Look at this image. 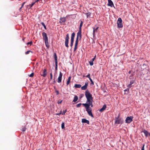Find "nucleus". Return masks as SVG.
Here are the masks:
<instances>
[{
    "label": "nucleus",
    "instance_id": "nucleus-1",
    "mask_svg": "<svg viewBox=\"0 0 150 150\" xmlns=\"http://www.w3.org/2000/svg\"><path fill=\"white\" fill-rule=\"evenodd\" d=\"M87 103H83L82 105H83L86 108V110L87 112L88 115L92 117H93V116L92 112V109L91 108L93 107V101H89Z\"/></svg>",
    "mask_w": 150,
    "mask_h": 150
},
{
    "label": "nucleus",
    "instance_id": "nucleus-2",
    "mask_svg": "<svg viewBox=\"0 0 150 150\" xmlns=\"http://www.w3.org/2000/svg\"><path fill=\"white\" fill-rule=\"evenodd\" d=\"M79 40H81V30H79L77 33L76 39L74 45V51H75L77 48L79 42Z\"/></svg>",
    "mask_w": 150,
    "mask_h": 150
},
{
    "label": "nucleus",
    "instance_id": "nucleus-3",
    "mask_svg": "<svg viewBox=\"0 0 150 150\" xmlns=\"http://www.w3.org/2000/svg\"><path fill=\"white\" fill-rule=\"evenodd\" d=\"M42 36L43 40H44L45 45L47 48H49L50 47L48 42V38L47 34L45 32H42Z\"/></svg>",
    "mask_w": 150,
    "mask_h": 150
},
{
    "label": "nucleus",
    "instance_id": "nucleus-4",
    "mask_svg": "<svg viewBox=\"0 0 150 150\" xmlns=\"http://www.w3.org/2000/svg\"><path fill=\"white\" fill-rule=\"evenodd\" d=\"M85 95L87 98V102L93 101V97L91 94H90L88 90H86L85 91Z\"/></svg>",
    "mask_w": 150,
    "mask_h": 150
},
{
    "label": "nucleus",
    "instance_id": "nucleus-5",
    "mask_svg": "<svg viewBox=\"0 0 150 150\" xmlns=\"http://www.w3.org/2000/svg\"><path fill=\"white\" fill-rule=\"evenodd\" d=\"M122 21L121 18H119L118 19L117 22V27L118 28H122L123 27Z\"/></svg>",
    "mask_w": 150,
    "mask_h": 150
},
{
    "label": "nucleus",
    "instance_id": "nucleus-6",
    "mask_svg": "<svg viewBox=\"0 0 150 150\" xmlns=\"http://www.w3.org/2000/svg\"><path fill=\"white\" fill-rule=\"evenodd\" d=\"M69 35L68 33L66 35L65 38V44L66 47H69L68 43H69Z\"/></svg>",
    "mask_w": 150,
    "mask_h": 150
},
{
    "label": "nucleus",
    "instance_id": "nucleus-7",
    "mask_svg": "<svg viewBox=\"0 0 150 150\" xmlns=\"http://www.w3.org/2000/svg\"><path fill=\"white\" fill-rule=\"evenodd\" d=\"M133 117L132 116H128L127 117L125 120L126 123H129L133 120Z\"/></svg>",
    "mask_w": 150,
    "mask_h": 150
},
{
    "label": "nucleus",
    "instance_id": "nucleus-8",
    "mask_svg": "<svg viewBox=\"0 0 150 150\" xmlns=\"http://www.w3.org/2000/svg\"><path fill=\"white\" fill-rule=\"evenodd\" d=\"M123 122V120L121 118H119L118 117L116 118L115 119V123L117 124H122Z\"/></svg>",
    "mask_w": 150,
    "mask_h": 150
},
{
    "label": "nucleus",
    "instance_id": "nucleus-9",
    "mask_svg": "<svg viewBox=\"0 0 150 150\" xmlns=\"http://www.w3.org/2000/svg\"><path fill=\"white\" fill-rule=\"evenodd\" d=\"M54 57L55 61V70H57V54L56 53H54Z\"/></svg>",
    "mask_w": 150,
    "mask_h": 150
},
{
    "label": "nucleus",
    "instance_id": "nucleus-10",
    "mask_svg": "<svg viewBox=\"0 0 150 150\" xmlns=\"http://www.w3.org/2000/svg\"><path fill=\"white\" fill-rule=\"evenodd\" d=\"M62 75V74L61 72H60L59 76L57 78V82L58 83H60L61 82Z\"/></svg>",
    "mask_w": 150,
    "mask_h": 150
},
{
    "label": "nucleus",
    "instance_id": "nucleus-11",
    "mask_svg": "<svg viewBox=\"0 0 150 150\" xmlns=\"http://www.w3.org/2000/svg\"><path fill=\"white\" fill-rule=\"evenodd\" d=\"M66 21V19L65 17L61 18L59 19V23L62 24H64Z\"/></svg>",
    "mask_w": 150,
    "mask_h": 150
},
{
    "label": "nucleus",
    "instance_id": "nucleus-12",
    "mask_svg": "<svg viewBox=\"0 0 150 150\" xmlns=\"http://www.w3.org/2000/svg\"><path fill=\"white\" fill-rule=\"evenodd\" d=\"M88 83L86 82L85 83V85L81 87V89L82 90H85L87 88Z\"/></svg>",
    "mask_w": 150,
    "mask_h": 150
},
{
    "label": "nucleus",
    "instance_id": "nucleus-13",
    "mask_svg": "<svg viewBox=\"0 0 150 150\" xmlns=\"http://www.w3.org/2000/svg\"><path fill=\"white\" fill-rule=\"evenodd\" d=\"M75 36V33H73L71 35V43H73L74 42V38Z\"/></svg>",
    "mask_w": 150,
    "mask_h": 150
},
{
    "label": "nucleus",
    "instance_id": "nucleus-14",
    "mask_svg": "<svg viewBox=\"0 0 150 150\" xmlns=\"http://www.w3.org/2000/svg\"><path fill=\"white\" fill-rule=\"evenodd\" d=\"M93 36H94L95 35L96 33H97V30L98 28V27H96V28L93 27Z\"/></svg>",
    "mask_w": 150,
    "mask_h": 150
},
{
    "label": "nucleus",
    "instance_id": "nucleus-15",
    "mask_svg": "<svg viewBox=\"0 0 150 150\" xmlns=\"http://www.w3.org/2000/svg\"><path fill=\"white\" fill-rule=\"evenodd\" d=\"M108 5L110 6L111 7H112V6H114V4L113 2L111 0H108Z\"/></svg>",
    "mask_w": 150,
    "mask_h": 150
},
{
    "label": "nucleus",
    "instance_id": "nucleus-16",
    "mask_svg": "<svg viewBox=\"0 0 150 150\" xmlns=\"http://www.w3.org/2000/svg\"><path fill=\"white\" fill-rule=\"evenodd\" d=\"M47 69H44L43 71L42 72V74H41V76H42L43 77H46L47 75Z\"/></svg>",
    "mask_w": 150,
    "mask_h": 150
},
{
    "label": "nucleus",
    "instance_id": "nucleus-17",
    "mask_svg": "<svg viewBox=\"0 0 150 150\" xmlns=\"http://www.w3.org/2000/svg\"><path fill=\"white\" fill-rule=\"evenodd\" d=\"M106 108V105H104L102 108H101L100 110H99V111L100 112H103L104 110H105Z\"/></svg>",
    "mask_w": 150,
    "mask_h": 150
},
{
    "label": "nucleus",
    "instance_id": "nucleus-18",
    "mask_svg": "<svg viewBox=\"0 0 150 150\" xmlns=\"http://www.w3.org/2000/svg\"><path fill=\"white\" fill-rule=\"evenodd\" d=\"M82 122L83 123H86L88 124H89V121L85 119H82Z\"/></svg>",
    "mask_w": 150,
    "mask_h": 150
},
{
    "label": "nucleus",
    "instance_id": "nucleus-19",
    "mask_svg": "<svg viewBox=\"0 0 150 150\" xmlns=\"http://www.w3.org/2000/svg\"><path fill=\"white\" fill-rule=\"evenodd\" d=\"M134 83V81L133 80L131 81L129 83L127 86V87L129 88H131L132 86V85Z\"/></svg>",
    "mask_w": 150,
    "mask_h": 150
},
{
    "label": "nucleus",
    "instance_id": "nucleus-20",
    "mask_svg": "<svg viewBox=\"0 0 150 150\" xmlns=\"http://www.w3.org/2000/svg\"><path fill=\"white\" fill-rule=\"evenodd\" d=\"M71 77L70 76H69L68 77V78L67 79V83H66L67 85H69V83L70 82V80H71Z\"/></svg>",
    "mask_w": 150,
    "mask_h": 150
},
{
    "label": "nucleus",
    "instance_id": "nucleus-21",
    "mask_svg": "<svg viewBox=\"0 0 150 150\" xmlns=\"http://www.w3.org/2000/svg\"><path fill=\"white\" fill-rule=\"evenodd\" d=\"M78 99V97L77 96H75L74 97V100H73V102H76V101Z\"/></svg>",
    "mask_w": 150,
    "mask_h": 150
},
{
    "label": "nucleus",
    "instance_id": "nucleus-22",
    "mask_svg": "<svg viewBox=\"0 0 150 150\" xmlns=\"http://www.w3.org/2000/svg\"><path fill=\"white\" fill-rule=\"evenodd\" d=\"M39 0H37L35 2H33L31 4H29L28 6H30V8H31L35 4L36 2L38 1Z\"/></svg>",
    "mask_w": 150,
    "mask_h": 150
},
{
    "label": "nucleus",
    "instance_id": "nucleus-23",
    "mask_svg": "<svg viewBox=\"0 0 150 150\" xmlns=\"http://www.w3.org/2000/svg\"><path fill=\"white\" fill-rule=\"evenodd\" d=\"M81 86V85L80 84H75L74 85V87L75 88H80Z\"/></svg>",
    "mask_w": 150,
    "mask_h": 150
},
{
    "label": "nucleus",
    "instance_id": "nucleus-24",
    "mask_svg": "<svg viewBox=\"0 0 150 150\" xmlns=\"http://www.w3.org/2000/svg\"><path fill=\"white\" fill-rule=\"evenodd\" d=\"M143 132L144 133L146 137H147L148 135L149 132L147 131L144 130V131Z\"/></svg>",
    "mask_w": 150,
    "mask_h": 150
},
{
    "label": "nucleus",
    "instance_id": "nucleus-25",
    "mask_svg": "<svg viewBox=\"0 0 150 150\" xmlns=\"http://www.w3.org/2000/svg\"><path fill=\"white\" fill-rule=\"evenodd\" d=\"M82 24H83V22L81 21V23H80L79 27V30H81V28L82 26Z\"/></svg>",
    "mask_w": 150,
    "mask_h": 150
},
{
    "label": "nucleus",
    "instance_id": "nucleus-26",
    "mask_svg": "<svg viewBox=\"0 0 150 150\" xmlns=\"http://www.w3.org/2000/svg\"><path fill=\"white\" fill-rule=\"evenodd\" d=\"M41 24L43 26L44 28L45 29H47L46 27L43 22H41Z\"/></svg>",
    "mask_w": 150,
    "mask_h": 150
},
{
    "label": "nucleus",
    "instance_id": "nucleus-27",
    "mask_svg": "<svg viewBox=\"0 0 150 150\" xmlns=\"http://www.w3.org/2000/svg\"><path fill=\"white\" fill-rule=\"evenodd\" d=\"M33 44V42L32 41H30L29 42H28L27 43V45H28H28H31Z\"/></svg>",
    "mask_w": 150,
    "mask_h": 150
},
{
    "label": "nucleus",
    "instance_id": "nucleus-28",
    "mask_svg": "<svg viewBox=\"0 0 150 150\" xmlns=\"http://www.w3.org/2000/svg\"><path fill=\"white\" fill-rule=\"evenodd\" d=\"M61 127L62 129L64 128V122L62 123L61 125Z\"/></svg>",
    "mask_w": 150,
    "mask_h": 150
},
{
    "label": "nucleus",
    "instance_id": "nucleus-29",
    "mask_svg": "<svg viewBox=\"0 0 150 150\" xmlns=\"http://www.w3.org/2000/svg\"><path fill=\"white\" fill-rule=\"evenodd\" d=\"M91 13L90 12H88L87 13H86V16L87 17V18H88V16H89L91 15Z\"/></svg>",
    "mask_w": 150,
    "mask_h": 150
},
{
    "label": "nucleus",
    "instance_id": "nucleus-30",
    "mask_svg": "<svg viewBox=\"0 0 150 150\" xmlns=\"http://www.w3.org/2000/svg\"><path fill=\"white\" fill-rule=\"evenodd\" d=\"M89 63L91 66H92L93 64V62L91 60L89 62Z\"/></svg>",
    "mask_w": 150,
    "mask_h": 150
},
{
    "label": "nucleus",
    "instance_id": "nucleus-31",
    "mask_svg": "<svg viewBox=\"0 0 150 150\" xmlns=\"http://www.w3.org/2000/svg\"><path fill=\"white\" fill-rule=\"evenodd\" d=\"M81 105H82V104H81V103H79L77 104L76 105V107H77V108L79 107H80Z\"/></svg>",
    "mask_w": 150,
    "mask_h": 150
},
{
    "label": "nucleus",
    "instance_id": "nucleus-32",
    "mask_svg": "<svg viewBox=\"0 0 150 150\" xmlns=\"http://www.w3.org/2000/svg\"><path fill=\"white\" fill-rule=\"evenodd\" d=\"M30 52H31L32 53V51H31L30 50H28L25 52V54H28Z\"/></svg>",
    "mask_w": 150,
    "mask_h": 150
},
{
    "label": "nucleus",
    "instance_id": "nucleus-33",
    "mask_svg": "<svg viewBox=\"0 0 150 150\" xmlns=\"http://www.w3.org/2000/svg\"><path fill=\"white\" fill-rule=\"evenodd\" d=\"M55 92L56 93L57 95H58L59 94V91L56 89L55 90Z\"/></svg>",
    "mask_w": 150,
    "mask_h": 150
},
{
    "label": "nucleus",
    "instance_id": "nucleus-34",
    "mask_svg": "<svg viewBox=\"0 0 150 150\" xmlns=\"http://www.w3.org/2000/svg\"><path fill=\"white\" fill-rule=\"evenodd\" d=\"M26 129V127H24L22 128L21 129V130L23 132H24L25 131Z\"/></svg>",
    "mask_w": 150,
    "mask_h": 150
},
{
    "label": "nucleus",
    "instance_id": "nucleus-35",
    "mask_svg": "<svg viewBox=\"0 0 150 150\" xmlns=\"http://www.w3.org/2000/svg\"><path fill=\"white\" fill-rule=\"evenodd\" d=\"M90 81H91V84H94V83H93V81L92 80L91 78H90V79H89Z\"/></svg>",
    "mask_w": 150,
    "mask_h": 150
},
{
    "label": "nucleus",
    "instance_id": "nucleus-36",
    "mask_svg": "<svg viewBox=\"0 0 150 150\" xmlns=\"http://www.w3.org/2000/svg\"><path fill=\"white\" fill-rule=\"evenodd\" d=\"M67 112V110H64L62 113V114L63 115H64L65 113Z\"/></svg>",
    "mask_w": 150,
    "mask_h": 150
},
{
    "label": "nucleus",
    "instance_id": "nucleus-37",
    "mask_svg": "<svg viewBox=\"0 0 150 150\" xmlns=\"http://www.w3.org/2000/svg\"><path fill=\"white\" fill-rule=\"evenodd\" d=\"M86 77L88 78L89 79H90V78H91L90 74H88L86 76Z\"/></svg>",
    "mask_w": 150,
    "mask_h": 150
},
{
    "label": "nucleus",
    "instance_id": "nucleus-38",
    "mask_svg": "<svg viewBox=\"0 0 150 150\" xmlns=\"http://www.w3.org/2000/svg\"><path fill=\"white\" fill-rule=\"evenodd\" d=\"M130 88H129V87H128V88L124 90L125 91H127L128 92H129V89Z\"/></svg>",
    "mask_w": 150,
    "mask_h": 150
},
{
    "label": "nucleus",
    "instance_id": "nucleus-39",
    "mask_svg": "<svg viewBox=\"0 0 150 150\" xmlns=\"http://www.w3.org/2000/svg\"><path fill=\"white\" fill-rule=\"evenodd\" d=\"M34 73H32L30 74V75L29 76L30 77H32L34 76Z\"/></svg>",
    "mask_w": 150,
    "mask_h": 150
},
{
    "label": "nucleus",
    "instance_id": "nucleus-40",
    "mask_svg": "<svg viewBox=\"0 0 150 150\" xmlns=\"http://www.w3.org/2000/svg\"><path fill=\"white\" fill-rule=\"evenodd\" d=\"M52 73H51L50 74V79H52Z\"/></svg>",
    "mask_w": 150,
    "mask_h": 150
},
{
    "label": "nucleus",
    "instance_id": "nucleus-41",
    "mask_svg": "<svg viewBox=\"0 0 150 150\" xmlns=\"http://www.w3.org/2000/svg\"><path fill=\"white\" fill-rule=\"evenodd\" d=\"M144 146H145L144 144H143V146H142V149L141 150H144Z\"/></svg>",
    "mask_w": 150,
    "mask_h": 150
},
{
    "label": "nucleus",
    "instance_id": "nucleus-42",
    "mask_svg": "<svg viewBox=\"0 0 150 150\" xmlns=\"http://www.w3.org/2000/svg\"><path fill=\"white\" fill-rule=\"evenodd\" d=\"M96 56H94V57L91 60V61H92L93 62V61L95 59V58H96Z\"/></svg>",
    "mask_w": 150,
    "mask_h": 150
},
{
    "label": "nucleus",
    "instance_id": "nucleus-43",
    "mask_svg": "<svg viewBox=\"0 0 150 150\" xmlns=\"http://www.w3.org/2000/svg\"><path fill=\"white\" fill-rule=\"evenodd\" d=\"M62 100H60V101H58V104H61V103H62Z\"/></svg>",
    "mask_w": 150,
    "mask_h": 150
},
{
    "label": "nucleus",
    "instance_id": "nucleus-44",
    "mask_svg": "<svg viewBox=\"0 0 150 150\" xmlns=\"http://www.w3.org/2000/svg\"><path fill=\"white\" fill-rule=\"evenodd\" d=\"M25 2H24L23 3V4H22V6H21V7H23V5H24V4H25Z\"/></svg>",
    "mask_w": 150,
    "mask_h": 150
},
{
    "label": "nucleus",
    "instance_id": "nucleus-45",
    "mask_svg": "<svg viewBox=\"0 0 150 150\" xmlns=\"http://www.w3.org/2000/svg\"><path fill=\"white\" fill-rule=\"evenodd\" d=\"M73 43H70V46L71 47H72L73 46Z\"/></svg>",
    "mask_w": 150,
    "mask_h": 150
},
{
    "label": "nucleus",
    "instance_id": "nucleus-46",
    "mask_svg": "<svg viewBox=\"0 0 150 150\" xmlns=\"http://www.w3.org/2000/svg\"><path fill=\"white\" fill-rule=\"evenodd\" d=\"M22 8V7H21L20 8V9H19V11H21V8Z\"/></svg>",
    "mask_w": 150,
    "mask_h": 150
},
{
    "label": "nucleus",
    "instance_id": "nucleus-47",
    "mask_svg": "<svg viewBox=\"0 0 150 150\" xmlns=\"http://www.w3.org/2000/svg\"><path fill=\"white\" fill-rule=\"evenodd\" d=\"M54 89H55H55H56V87H55V86H54Z\"/></svg>",
    "mask_w": 150,
    "mask_h": 150
},
{
    "label": "nucleus",
    "instance_id": "nucleus-48",
    "mask_svg": "<svg viewBox=\"0 0 150 150\" xmlns=\"http://www.w3.org/2000/svg\"><path fill=\"white\" fill-rule=\"evenodd\" d=\"M148 135H149L150 136V133H149Z\"/></svg>",
    "mask_w": 150,
    "mask_h": 150
},
{
    "label": "nucleus",
    "instance_id": "nucleus-49",
    "mask_svg": "<svg viewBox=\"0 0 150 150\" xmlns=\"http://www.w3.org/2000/svg\"><path fill=\"white\" fill-rule=\"evenodd\" d=\"M24 38H23V40L24 41Z\"/></svg>",
    "mask_w": 150,
    "mask_h": 150
},
{
    "label": "nucleus",
    "instance_id": "nucleus-50",
    "mask_svg": "<svg viewBox=\"0 0 150 150\" xmlns=\"http://www.w3.org/2000/svg\"><path fill=\"white\" fill-rule=\"evenodd\" d=\"M55 82V81L54 80V83Z\"/></svg>",
    "mask_w": 150,
    "mask_h": 150
},
{
    "label": "nucleus",
    "instance_id": "nucleus-51",
    "mask_svg": "<svg viewBox=\"0 0 150 150\" xmlns=\"http://www.w3.org/2000/svg\"><path fill=\"white\" fill-rule=\"evenodd\" d=\"M129 73H130V71H129Z\"/></svg>",
    "mask_w": 150,
    "mask_h": 150
},
{
    "label": "nucleus",
    "instance_id": "nucleus-52",
    "mask_svg": "<svg viewBox=\"0 0 150 150\" xmlns=\"http://www.w3.org/2000/svg\"><path fill=\"white\" fill-rule=\"evenodd\" d=\"M91 150V149H88V150Z\"/></svg>",
    "mask_w": 150,
    "mask_h": 150
},
{
    "label": "nucleus",
    "instance_id": "nucleus-53",
    "mask_svg": "<svg viewBox=\"0 0 150 150\" xmlns=\"http://www.w3.org/2000/svg\"><path fill=\"white\" fill-rule=\"evenodd\" d=\"M83 76L84 77L85 76Z\"/></svg>",
    "mask_w": 150,
    "mask_h": 150
},
{
    "label": "nucleus",
    "instance_id": "nucleus-54",
    "mask_svg": "<svg viewBox=\"0 0 150 150\" xmlns=\"http://www.w3.org/2000/svg\"><path fill=\"white\" fill-rule=\"evenodd\" d=\"M149 73H150V72Z\"/></svg>",
    "mask_w": 150,
    "mask_h": 150
}]
</instances>
